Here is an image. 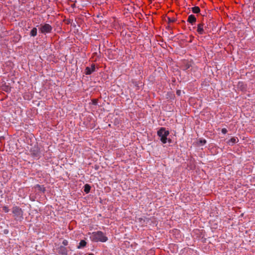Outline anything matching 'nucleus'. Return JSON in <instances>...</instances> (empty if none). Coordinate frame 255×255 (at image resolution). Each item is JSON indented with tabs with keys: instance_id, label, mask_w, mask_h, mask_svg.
Returning <instances> with one entry per match:
<instances>
[{
	"instance_id": "nucleus-1",
	"label": "nucleus",
	"mask_w": 255,
	"mask_h": 255,
	"mask_svg": "<svg viewBox=\"0 0 255 255\" xmlns=\"http://www.w3.org/2000/svg\"><path fill=\"white\" fill-rule=\"evenodd\" d=\"M89 238L92 242H106L108 241V237L101 231L94 232L89 233Z\"/></svg>"
},
{
	"instance_id": "nucleus-9",
	"label": "nucleus",
	"mask_w": 255,
	"mask_h": 255,
	"mask_svg": "<svg viewBox=\"0 0 255 255\" xmlns=\"http://www.w3.org/2000/svg\"><path fill=\"white\" fill-rule=\"evenodd\" d=\"M86 242L84 240H81L79 243V246H78V249L84 248L86 245Z\"/></svg>"
},
{
	"instance_id": "nucleus-14",
	"label": "nucleus",
	"mask_w": 255,
	"mask_h": 255,
	"mask_svg": "<svg viewBox=\"0 0 255 255\" xmlns=\"http://www.w3.org/2000/svg\"><path fill=\"white\" fill-rule=\"evenodd\" d=\"M2 210L5 213H7L9 211V209L6 206H3L2 207Z\"/></svg>"
},
{
	"instance_id": "nucleus-11",
	"label": "nucleus",
	"mask_w": 255,
	"mask_h": 255,
	"mask_svg": "<svg viewBox=\"0 0 255 255\" xmlns=\"http://www.w3.org/2000/svg\"><path fill=\"white\" fill-rule=\"evenodd\" d=\"M192 11L194 13H198L200 12V9L198 6H194L192 7Z\"/></svg>"
},
{
	"instance_id": "nucleus-5",
	"label": "nucleus",
	"mask_w": 255,
	"mask_h": 255,
	"mask_svg": "<svg viewBox=\"0 0 255 255\" xmlns=\"http://www.w3.org/2000/svg\"><path fill=\"white\" fill-rule=\"evenodd\" d=\"M95 70V66L92 65L91 67H87L85 70V73L86 75H90Z\"/></svg>"
},
{
	"instance_id": "nucleus-12",
	"label": "nucleus",
	"mask_w": 255,
	"mask_h": 255,
	"mask_svg": "<svg viewBox=\"0 0 255 255\" xmlns=\"http://www.w3.org/2000/svg\"><path fill=\"white\" fill-rule=\"evenodd\" d=\"M90 189H91V187H90V186L89 185H88L87 184L85 185V186H84V191L86 193H88L90 192Z\"/></svg>"
},
{
	"instance_id": "nucleus-18",
	"label": "nucleus",
	"mask_w": 255,
	"mask_h": 255,
	"mask_svg": "<svg viewBox=\"0 0 255 255\" xmlns=\"http://www.w3.org/2000/svg\"><path fill=\"white\" fill-rule=\"evenodd\" d=\"M176 94H177L178 95H179H179H180V94H181V91H180V90H178V91H177V92H176Z\"/></svg>"
},
{
	"instance_id": "nucleus-8",
	"label": "nucleus",
	"mask_w": 255,
	"mask_h": 255,
	"mask_svg": "<svg viewBox=\"0 0 255 255\" xmlns=\"http://www.w3.org/2000/svg\"><path fill=\"white\" fill-rule=\"evenodd\" d=\"M238 141L239 139L237 137H233L227 141V143L230 145H233L234 144L238 142Z\"/></svg>"
},
{
	"instance_id": "nucleus-16",
	"label": "nucleus",
	"mask_w": 255,
	"mask_h": 255,
	"mask_svg": "<svg viewBox=\"0 0 255 255\" xmlns=\"http://www.w3.org/2000/svg\"><path fill=\"white\" fill-rule=\"evenodd\" d=\"M200 142L201 143L202 145H203L206 142V141L205 139H202L200 140Z\"/></svg>"
},
{
	"instance_id": "nucleus-6",
	"label": "nucleus",
	"mask_w": 255,
	"mask_h": 255,
	"mask_svg": "<svg viewBox=\"0 0 255 255\" xmlns=\"http://www.w3.org/2000/svg\"><path fill=\"white\" fill-rule=\"evenodd\" d=\"M197 30L199 34H203L204 33L203 23H199L198 24Z\"/></svg>"
},
{
	"instance_id": "nucleus-4",
	"label": "nucleus",
	"mask_w": 255,
	"mask_h": 255,
	"mask_svg": "<svg viewBox=\"0 0 255 255\" xmlns=\"http://www.w3.org/2000/svg\"><path fill=\"white\" fill-rule=\"evenodd\" d=\"M52 27L49 24H44L43 25H41L39 28V31L41 33L43 34H46L50 33L52 31Z\"/></svg>"
},
{
	"instance_id": "nucleus-7",
	"label": "nucleus",
	"mask_w": 255,
	"mask_h": 255,
	"mask_svg": "<svg viewBox=\"0 0 255 255\" xmlns=\"http://www.w3.org/2000/svg\"><path fill=\"white\" fill-rule=\"evenodd\" d=\"M196 21V18L195 17V16L194 15L191 14V15H189V16L188 17V19H187L188 22H189V23H190L192 24H193L194 23H195Z\"/></svg>"
},
{
	"instance_id": "nucleus-20",
	"label": "nucleus",
	"mask_w": 255,
	"mask_h": 255,
	"mask_svg": "<svg viewBox=\"0 0 255 255\" xmlns=\"http://www.w3.org/2000/svg\"><path fill=\"white\" fill-rule=\"evenodd\" d=\"M93 255V254H89V255Z\"/></svg>"
},
{
	"instance_id": "nucleus-3",
	"label": "nucleus",
	"mask_w": 255,
	"mask_h": 255,
	"mask_svg": "<svg viewBox=\"0 0 255 255\" xmlns=\"http://www.w3.org/2000/svg\"><path fill=\"white\" fill-rule=\"evenodd\" d=\"M12 212L15 220L21 221L23 219V211L21 208L14 207L12 208Z\"/></svg>"
},
{
	"instance_id": "nucleus-17",
	"label": "nucleus",
	"mask_w": 255,
	"mask_h": 255,
	"mask_svg": "<svg viewBox=\"0 0 255 255\" xmlns=\"http://www.w3.org/2000/svg\"><path fill=\"white\" fill-rule=\"evenodd\" d=\"M63 244L64 245L66 246L68 244V242L66 240H64L63 242Z\"/></svg>"
},
{
	"instance_id": "nucleus-19",
	"label": "nucleus",
	"mask_w": 255,
	"mask_h": 255,
	"mask_svg": "<svg viewBox=\"0 0 255 255\" xmlns=\"http://www.w3.org/2000/svg\"><path fill=\"white\" fill-rule=\"evenodd\" d=\"M96 103H97L96 100H95V101H94V104H96Z\"/></svg>"
},
{
	"instance_id": "nucleus-2",
	"label": "nucleus",
	"mask_w": 255,
	"mask_h": 255,
	"mask_svg": "<svg viewBox=\"0 0 255 255\" xmlns=\"http://www.w3.org/2000/svg\"><path fill=\"white\" fill-rule=\"evenodd\" d=\"M169 134V131L166 130L164 128H161L157 131V135L160 137V140L163 143H166L167 142L169 143L171 142V139H168L167 137Z\"/></svg>"
},
{
	"instance_id": "nucleus-10",
	"label": "nucleus",
	"mask_w": 255,
	"mask_h": 255,
	"mask_svg": "<svg viewBox=\"0 0 255 255\" xmlns=\"http://www.w3.org/2000/svg\"><path fill=\"white\" fill-rule=\"evenodd\" d=\"M37 28L35 27L33 28L30 31V35L31 36H35L37 35Z\"/></svg>"
},
{
	"instance_id": "nucleus-13",
	"label": "nucleus",
	"mask_w": 255,
	"mask_h": 255,
	"mask_svg": "<svg viewBox=\"0 0 255 255\" xmlns=\"http://www.w3.org/2000/svg\"><path fill=\"white\" fill-rule=\"evenodd\" d=\"M35 188H37L39 190L42 191L43 192L45 190V188L43 186H40L39 185H36L35 186Z\"/></svg>"
},
{
	"instance_id": "nucleus-15",
	"label": "nucleus",
	"mask_w": 255,
	"mask_h": 255,
	"mask_svg": "<svg viewBox=\"0 0 255 255\" xmlns=\"http://www.w3.org/2000/svg\"><path fill=\"white\" fill-rule=\"evenodd\" d=\"M222 132L223 133V134H226L227 132V130L226 128H223L222 129Z\"/></svg>"
}]
</instances>
